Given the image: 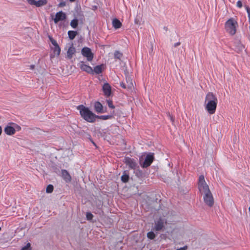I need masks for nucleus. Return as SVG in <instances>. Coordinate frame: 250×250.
Wrapping results in <instances>:
<instances>
[{
	"label": "nucleus",
	"mask_w": 250,
	"mask_h": 250,
	"mask_svg": "<svg viewBox=\"0 0 250 250\" xmlns=\"http://www.w3.org/2000/svg\"><path fill=\"white\" fill-rule=\"evenodd\" d=\"M217 98L212 92H208L206 96L205 104V109L210 114H214L217 105Z\"/></svg>",
	"instance_id": "obj_1"
},
{
	"label": "nucleus",
	"mask_w": 250,
	"mask_h": 250,
	"mask_svg": "<svg viewBox=\"0 0 250 250\" xmlns=\"http://www.w3.org/2000/svg\"><path fill=\"white\" fill-rule=\"evenodd\" d=\"M77 109L80 110L81 117L86 121L89 123H94L96 121V114L88 107L82 104L79 105Z\"/></svg>",
	"instance_id": "obj_2"
},
{
	"label": "nucleus",
	"mask_w": 250,
	"mask_h": 250,
	"mask_svg": "<svg viewBox=\"0 0 250 250\" xmlns=\"http://www.w3.org/2000/svg\"><path fill=\"white\" fill-rule=\"evenodd\" d=\"M167 221L165 218L159 217L154 221V226L152 228L156 232L163 231L167 224Z\"/></svg>",
	"instance_id": "obj_3"
},
{
	"label": "nucleus",
	"mask_w": 250,
	"mask_h": 250,
	"mask_svg": "<svg viewBox=\"0 0 250 250\" xmlns=\"http://www.w3.org/2000/svg\"><path fill=\"white\" fill-rule=\"evenodd\" d=\"M198 188L202 194H205L210 191L203 175H200L199 178Z\"/></svg>",
	"instance_id": "obj_4"
},
{
	"label": "nucleus",
	"mask_w": 250,
	"mask_h": 250,
	"mask_svg": "<svg viewBox=\"0 0 250 250\" xmlns=\"http://www.w3.org/2000/svg\"><path fill=\"white\" fill-rule=\"evenodd\" d=\"M237 22L232 18L229 19L225 23L226 31L231 35H234L236 33V25Z\"/></svg>",
	"instance_id": "obj_5"
},
{
	"label": "nucleus",
	"mask_w": 250,
	"mask_h": 250,
	"mask_svg": "<svg viewBox=\"0 0 250 250\" xmlns=\"http://www.w3.org/2000/svg\"><path fill=\"white\" fill-rule=\"evenodd\" d=\"M153 160V153H149L146 156L145 160L143 162L141 161L140 164L143 167L146 168L151 164Z\"/></svg>",
	"instance_id": "obj_6"
},
{
	"label": "nucleus",
	"mask_w": 250,
	"mask_h": 250,
	"mask_svg": "<svg viewBox=\"0 0 250 250\" xmlns=\"http://www.w3.org/2000/svg\"><path fill=\"white\" fill-rule=\"evenodd\" d=\"M203 199L205 203L208 206L211 207L214 204V199L211 191L204 194Z\"/></svg>",
	"instance_id": "obj_7"
},
{
	"label": "nucleus",
	"mask_w": 250,
	"mask_h": 250,
	"mask_svg": "<svg viewBox=\"0 0 250 250\" xmlns=\"http://www.w3.org/2000/svg\"><path fill=\"white\" fill-rule=\"evenodd\" d=\"M81 53L83 57L86 58L88 61L91 62L93 60V54L89 48L87 47L83 48Z\"/></svg>",
	"instance_id": "obj_8"
},
{
	"label": "nucleus",
	"mask_w": 250,
	"mask_h": 250,
	"mask_svg": "<svg viewBox=\"0 0 250 250\" xmlns=\"http://www.w3.org/2000/svg\"><path fill=\"white\" fill-rule=\"evenodd\" d=\"M94 110L98 113H103L106 112V107H104L99 102H96L94 105Z\"/></svg>",
	"instance_id": "obj_9"
},
{
	"label": "nucleus",
	"mask_w": 250,
	"mask_h": 250,
	"mask_svg": "<svg viewBox=\"0 0 250 250\" xmlns=\"http://www.w3.org/2000/svg\"><path fill=\"white\" fill-rule=\"evenodd\" d=\"M27 2L32 5H35L36 7H39L45 5L47 1V0H26Z\"/></svg>",
	"instance_id": "obj_10"
},
{
	"label": "nucleus",
	"mask_w": 250,
	"mask_h": 250,
	"mask_svg": "<svg viewBox=\"0 0 250 250\" xmlns=\"http://www.w3.org/2000/svg\"><path fill=\"white\" fill-rule=\"evenodd\" d=\"M66 19V15L62 11L57 12L55 17L53 19L55 23H57L59 21H63Z\"/></svg>",
	"instance_id": "obj_11"
},
{
	"label": "nucleus",
	"mask_w": 250,
	"mask_h": 250,
	"mask_svg": "<svg viewBox=\"0 0 250 250\" xmlns=\"http://www.w3.org/2000/svg\"><path fill=\"white\" fill-rule=\"evenodd\" d=\"M80 68L89 74H93V71L91 67L84 63L83 62H81L79 64Z\"/></svg>",
	"instance_id": "obj_12"
},
{
	"label": "nucleus",
	"mask_w": 250,
	"mask_h": 250,
	"mask_svg": "<svg viewBox=\"0 0 250 250\" xmlns=\"http://www.w3.org/2000/svg\"><path fill=\"white\" fill-rule=\"evenodd\" d=\"M125 163L126 165L128 166V167L132 169H135L137 166V164L135 161L134 159L129 157L125 158Z\"/></svg>",
	"instance_id": "obj_13"
},
{
	"label": "nucleus",
	"mask_w": 250,
	"mask_h": 250,
	"mask_svg": "<svg viewBox=\"0 0 250 250\" xmlns=\"http://www.w3.org/2000/svg\"><path fill=\"white\" fill-rule=\"evenodd\" d=\"M103 91L106 97L110 96L111 93V86L108 83H105L103 86Z\"/></svg>",
	"instance_id": "obj_14"
},
{
	"label": "nucleus",
	"mask_w": 250,
	"mask_h": 250,
	"mask_svg": "<svg viewBox=\"0 0 250 250\" xmlns=\"http://www.w3.org/2000/svg\"><path fill=\"white\" fill-rule=\"evenodd\" d=\"M62 176L63 179L67 183L70 182L71 181V176L65 169L62 170Z\"/></svg>",
	"instance_id": "obj_15"
},
{
	"label": "nucleus",
	"mask_w": 250,
	"mask_h": 250,
	"mask_svg": "<svg viewBox=\"0 0 250 250\" xmlns=\"http://www.w3.org/2000/svg\"><path fill=\"white\" fill-rule=\"evenodd\" d=\"M4 131L7 135H12L15 134L16 128L10 125H7L4 128Z\"/></svg>",
	"instance_id": "obj_16"
},
{
	"label": "nucleus",
	"mask_w": 250,
	"mask_h": 250,
	"mask_svg": "<svg viewBox=\"0 0 250 250\" xmlns=\"http://www.w3.org/2000/svg\"><path fill=\"white\" fill-rule=\"evenodd\" d=\"M76 53V49L74 47L73 44H72L71 46L68 48L67 51V57L71 59L73 55Z\"/></svg>",
	"instance_id": "obj_17"
},
{
	"label": "nucleus",
	"mask_w": 250,
	"mask_h": 250,
	"mask_svg": "<svg viewBox=\"0 0 250 250\" xmlns=\"http://www.w3.org/2000/svg\"><path fill=\"white\" fill-rule=\"evenodd\" d=\"M126 84L127 85V89H132L134 86L132 79L129 76H126L125 77Z\"/></svg>",
	"instance_id": "obj_18"
},
{
	"label": "nucleus",
	"mask_w": 250,
	"mask_h": 250,
	"mask_svg": "<svg viewBox=\"0 0 250 250\" xmlns=\"http://www.w3.org/2000/svg\"><path fill=\"white\" fill-rule=\"evenodd\" d=\"M112 25L115 29H118L121 27L122 23L117 19H114L112 21Z\"/></svg>",
	"instance_id": "obj_19"
},
{
	"label": "nucleus",
	"mask_w": 250,
	"mask_h": 250,
	"mask_svg": "<svg viewBox=\"0 0 250 250\" xmlns=\"http://www.w3.org/2000/svg\"><path fill=\"white\" fill-rule=\"evenodd\" d=\"M113 117V115H96V119H98L102 120H106L108 119H110Z\"/></svg>",
	"instance_id": "obj_20"
},
{
	"label": "nucleus",
	"mask_w": 250,
	"mask_h": 250,
	"mask_svg": "<svg viewBox=\"0 0 250 250\" xmlns=\"http://www.w3.org/2000/svg\"><path fill=\"white\" fill-rule=\"evenodd\" d=\"M102 67L103 65H97L94 67L93 71V73H95L97 74H99L102 72Z\"/></svg>",
	"instance_id": "obj_21"
},
{
	"label": "nucleus",
	"mask_w": 250,
	"mask_h": 250,
	"mask_svg": "<svg viewBox=\"0 0 250 250\" xmlns=\"http://www.w3.org/2000/svg\"><path fill=\"white\" fill-rule=\"evenodd\" d=\"M77 34L78 32L75 31H69L68 32V37L71 40H73Z\"/></svg>",
	"instance_id": "obj_22"
},
{
	"label": "nucleus",
	"mask_w": 250,
	"mask_h": 250,
	"mask_svg": "<svg viewBox=\"0 0 250 250\" xmlns=\"http://www.w3.org/2000/svg\"><path fill=\"white\" fill-rule=\"evenodd\" d=\"M129 177L128 174L124 171L123 175L121 176V180L124 183H126L128 181Z\"/></svg>",
	"instance_id": "obj_23"
},
{
	"label": "nucleus",
	"mask_w": 250,
	"mask_h": 250,
	"mask_svg": "<svg viewBox=\"0 0 250 250\" xmlns=\"http://www.w3.org/2000/svg\"><path fill=\"white\" fill-rule=\"evenodd\" d=\"M70 25L73 28H76L78 25V20L74 19L70 22Z\"/></svg>",
	"instance_id": "obj_24"
},
{
	"label": "nucleus",
	"mask_w": 250,
	"mask_h": 250,
	"mask_svg": "<svg viewBox=\"0 0 250 250\" xmlns=\"http://www.w3.org/2000/svg\"><path fill=\"white\" fill-rule=\"evenodd\" d=\"M147 237L148 239H150L151 240H153L156 237V234H155V233L153 231H151L147 232Z\"/></svg>",
	"instance_id": "obj_25"
},
{
	"label": "nucleus",
	"mask_w": 250,
	"mask_h": 250,
	"mask_svg": "<svg viewBox=\"0 0 250 250\" xmlns=\"http://www.w3.org/2000/svg\"><path fill=\"white\" fill-rule=\"evenodd\" d=\"M54 53L56 54L57 56H59L61 52V48L58 45L54 46V47L53 48Z\"/></svg>",
	"instance_id": "obj_26"
},
{
	"label": "nucleus",
	"mask_w": 250,
	"mask_h": 250,
	"mask_svg": "<svg viewBox=\"0 0 250 250\" xmlns=\"http://www.w3.org/2000/svg\"><path fill=\"white\" fill-rule=\"evenodd\" d=\"M54 189V187L52 185H49L47 186L46 189V192L47 193H51L53 192Z\"/></svg>",
	"instance_id": "obj_27"
},
{
	"label": "nucleus",
	"mask_w": 250,
	"mask_h": 250,
	"mask_svg": "<svg viewBox=\"0 0 250 250\" xmlns=\"http://www.w3.org/2000/svg\"><path fill=\"white\" fill-rule=\"evenodd\" d=\"M135 174L138 177H142L144 175L143 171L140 169H136L135 170Z\"/></svg>",
	"instance_id": "obj_28"
},
{
	"label": "nucleus",
	"mask_w": 250,
	"mask_h": 250,
	"mask_svg": "<svg viewBox=\"0 0 250 250\" xmlns=\"http://www.w3.org/2000/svg\"><path fill=\"white\" fill-rule=\"evenodd\" d=\"M122 56V54L119 51H116L114 53L115 58L120 59Z\"/></svg>",
	"instance_id": "obj_29"
},
{
	"label": "nucleus",
	"mask_w": 250,
	"mask_h": 250,
	"mask_svg": "<svg viewBox=\"0 0 250 250\" xmlns=\"http://www.w3.org/2000/svg\"><path fill=\"white\" fill-rule=\"evenodd\" d=\"M21 250H32L30 243H28L27 245L25 246L22 248V249Z\"/></svg>",
	"instance_id": "obj_30"
},
{
	"label": "nucleus",
	"mask_w": 250,
	"mask_h": 250,
	"mask_svg": "<svg viewBox=\"0 0 250 250\" xmlns=\"http://www.w3.org/2000/svg\"><path fill=\"white\" fill-rule=\"evenodd\" d=\"M86 217L87 220H91L93 217V215L91 212H87L86 214Z\"/></svg>",
	"instance_id": "obj_31"
},
{
	"label": "nucleus",
	"mask_w": 250,
	"mask_h": 250,
	"mask_svg": "<svg viewBox=\"0 0 250 250\" xmlns=\"http://www.w3.org/2000/svg\"><path fill=\"white\" fill-rule=\"evenodd\" d=\"M107 104H108V106L112 108V109H114L115 108V106L113 104V103H112V101L110 100H107Z\"/></svg>",
	"instance_id": "obj_32"
},
{
	"label": "nucleus",
	"mask_w": 250,
	"mask_h": 250,
	"mask_svg": "<svg viewBox=\"0 0 250 250\" xmlns=\"http://www.w3.org/2000/svg\"><path fill=\"white\" fill-rule=\"evenodd\" d=\"M121 86L123 88H125V89H127V85L126 84V83H124V82H122L121 83Z\"/></svg>",
	"instance_id": "obj_33"
},
{
	"label": "nucleus",
	"mask_w": 250,
	"mask_h": 250,
	"mask_svg": "<svg viewBox=\"0 0 250 250\" xmlns=\"http://www.w3.org/2000/svg\"><path fill=\"white\" fill-rule=\"evenodd\" d=\"M65 5H66V3L65 1H62L59 4L58 6L59 7H62L65 6Z\"/></svg>",
	"instance_id": "obj_34"
},
{
	"label": "nucleus",
	"mask_w": 250,
	"mask_h": 250,
	"mask_svg": "<svg viewBox=\"0 0 250 250\" xmlns=\"http://www.w3.org/2000/svg\"><path fill=\"white\" fill-rule=\"evenodd\" d=\"M236 5H237V6L239 8H241L242 7V3L241 1L238 0L237 2Z\"/></svg>",
	"instance_id": "obj_35"
},
{
	"label": "nucleus",
	"mask_w": 250,
	"mask_h": 250,
	"mask_svg": "<svg viewBox=\"0 0 250 250\" xmlns=\"http://www.w3.org/2000/svg\"><path fill=\"white\" fill-rule=\"evenodd\" d=\"M168 116L169 117V119L171 120V121L172 122V123H173L174 119L173 117V116L172 115H171L169 113H168Z\"/></svg>",
	"instance_id": "obj_36"
},
{
	"label": "nucleus",
	"mask_w": 250,
	"mask_h": 250,
	"mask_svg": "<svg viewBox=\"0 0 250 250\" xmlns=\"http://www.w3.org/2000/svg\"><path fill=\"white\" fill-rule=\"evenodd\" d=\"M13 124L14 125V124ZM14 128H16V130H20L21 129V127L20 126H19L18 125H16V124H15Z\"/></svg>",
	"instance_id": "obj_37"
},
{
	"label": "nucleus",
	"mask_w": 250,
	"mask_h": 250,
	"mask_svg": "<svg viewBox=\"0 0 250 250\" xmlns=\"http://www.w3.org/2000/svg\"><path fill=\"white\" fill-rule=\"evenodd\" d=\"M246 10L248 14V17L250 16V8L249 6H246Z\"/></svg>",
	"instance_id": "obj_38"
},
{
	"label": "nucleus",
	"mask_w": 250,
	"mask_h": 250,
	"mask_svg": "<svg viewBox=\"0 0 250 250\" xmlns=\"http://www.w3.org/2000/svg\"><path fill=\"white\" fill-rule=\"evenodd\" d=\"M187 249H188V247L187 246H185L180 248L176 250H187Z\"/></svg>",
	"instance_id": "obj_39"
},
{
	"label": "nucleus",
	"mask_w": 250,
	"mask_h": 250,
	"mask_svg": "<svg viewBox=\"0 0 250 250\" xmlns=\"http://www.w3.org/2000/svg\"><path fill=\"white\" fill-rule=\"evenodd\" d=\"M51 43L54 46L58 45V44L57 43L56 41H55V40H53V42H52Z\"/></svg>",
	"instance_id": "obj_40"
},
{
	"label": "nucleus",
	"mask_w": 250,
	"mask_h": 250,
	"mask_svg": "<svg viewBox=\"0 0 250 250\" xmlns=\"http://www.w3.org/2000/svg\"><path fill=\"white\" fill-rule=\"evenodd\" d=\"M180 44H181L180 42H178L174 44V46L176 47L179 46Z\"/></svg>",
	"instance_id": "obj_41"
},
{
	"label": "nucleus",
	"mask_w": 250,
	"mask_h": 250,
	"mask_svg": "<svg viewBox=\"0 0 250 250\" xmlns=\"http://www.w3.org/2000/svg\"><path fill=\"white\" fill-rule=\"evenodd\" d=\"M35 65H33V64L30 65V68L31 70H33L35 68Z\"/></svg>",
	"instance_id": "obj_42"
},
{
	"label": "nucleus",
	"mask_w": 250,
	"mask_h": 250,
	"mask_svg": "<svg viewBox=\"0 0 250 250\" xmlns=\"http://www.w3.org/2000/svg\"><path fill=\"white\" fill-rule=\"evenodd\" d=\"M49 39L50 40V41L51 42H53V40H54L53 39V38L50 36H49Z\"/></svg>",
	"instance_id": "obj_43"
},
{
	"label": "nucleus",
	"mask_w": 250,
	"mask_h": 250,
	"mask_svg": "<svg viewBox=\"0 0 250 250\" xmlns=\"http://www.w3.org/2000/svg\"><path fill=\"white\" fill-rule=\"evenodd\" d=\"M2 133V127L0 126V135Z\"/></svg>",
	"instance_id": "obj_44"
},
{
	"label": "nucleus",
	"mask_w": 250,
	"mask_h": 250,
	"mask_svg": "<svg viewBox=\"0 0 250 250\" xmlns=\"http://www.w3.org/2000/svg\"><path fill=\"white\" fill-rule=\"evenodd\" d=\"M76 0H69V1L71 2H74Z\"/></svg>",
	"instance_id": "obj_45"
},
{
	"label": "nucleus",
	"mask_w": 250,
	"mask_h": 250,
	"mask_svg": "<svg viewBox=\"0 0 250 250\" xmlns=\"http://www.w3.org/2000/svg\"><path fill=\"white\" fill-rule=\"evenodd\" d=\"M250 22V16L248 17Z\"/></svg>",
	"instance_id": "obj_46"
},
{
	"label": "nucleus",
	"mask_w": 250,
	"mask_h": 250,
	"mask_svg": "<svg viewBox=\"0 0 250 250\" xmlns=\"http://www.w3.org/2000/svg\"><path fill=\"white\" fill-rule=\"evenodd\" d=\"M93 144L95 146L96 145H95V143L93 142Z\"/></svg>",
	"instance_id": "obj_47"
},
{
	"label": "nucleus",
	"mask_w": 250,
	"mask_h": 250,
	"mask_svg": "<svg viewBox=\"0 0 250 250\" xmlns=\"http://www.w3.org/2000/svg\"><path fill=\"white\" fill-rule=\"evenodd\" d=\"M249 211H250V208H249Z\"/></svg>",
	"instance_id": "obj_48"
},
{
	"label": "nucleus",
	"mask_w": 250,
	"mask_h": 250,
	"mask_svg": "<svg viewBox=\"0 0 250 250\" xmlns=\"http://www.w3.org/2000/svg\"><path fill=\"white\" fill-rule=\"evenodd\" d=\"M1 230V228L0 227V230Z\"/></svg>",
	"instance_id": "obj_49"
}]
</instances>
